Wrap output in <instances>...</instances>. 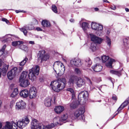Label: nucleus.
Returning a JSON list of instances; mask_svg holds the SVG:
<instances>
[{"label": "nucleus", "instance_id": "f257e3e1", "mask_svg": "<svg viewBox=\"0 0 129 129\" xmlns=\"http://www.w3.org/2000/svg\"><path fill=\"white\" fill-rule=\"evenodd\" d=\"M66 84V79L63 78L59 79L57 81H52L50 85L54 91L58 92L65 87Z\"/></svg>", "mask_w": 129, "mask_h": 129}, {"label": "nucleus", "instance_id": "f03ea898", "mask_svg": "<svg viewBox=\"0 0 129 129\" xmlns=\"http://www.w3.org/2000/svg\"><path fill=\"white\" fill-rule=\"evenodd\" d=\"M88 94L86 91H83L80 92L78 96V103L75 101L70 104V107L73 109L76 108L79 104H84L88 98Z\"/></svg>", "mask_w": 129, "mask_h": 129}, {"label": "nucleus", "instance_id": "7ed1b4c3", "mask_svg": "<svg viewBox=\"0 0 129 129\" xmlns=\"http://www.w3.org/2000/svg\"><path fill=\"white\" fill-rule=\"evenodd\" d=\"M29 119L27 117L23 118L21 120L17 121L16 124L15 123L13 122V125L11 129H17V126L20 128H22L26 126L29 123Z\"/></svg>", "mask_w": 129, "mask_h": 129}, {"label": "nucleus", "instance_id": "20e7f679", "mask_svg": "<svg viewBox=\"0 0 129 129\" xmlns=\"http://www.w3.org/2000/svg\"><path fill=\"white\" fill-rule=\"evenodd\" d=\"M53 67L54 70L57 74L62 75L64 72V66L62 63L59 61H57L55 62Z\"/></svg>", "mask_w": 129, "mask_h": 129}, {"label": "nucleus", "instance_id": "39448f33", "mask_svg": "<svg viewBox=\"0 0 129 129\" xmlns=\"http://www.w3.org/2000/svg\"><path fill=\"white\" fill-rule=\"evenodd\" d=\"M39 68L38 66H36L34 68H32L29 71L28 76L29 79L34 81L36 78V75L39 74Z\"/></svg>", "mask_w": 129, "mask_h": 129}, {"label": "nucleus", "instance_id": "423d86ee", "mask_svg": "<svg viewBox=\"0 0 129 129\" xmlns=\"http://www.w3.org/2000/svg\"><path fill=\"white\" fill-rule=\"evenodd\" d=\"M85 112V109L83 107L76 110L74 113V116L75 118L80 120L82 121H85V118L83 114Z\"/></svg>", "mask_w": 129, "mask_h": 129}, {"label": "nucleus", "instance_id": "0eeeda50", "mask_svg": "<svg viewBox=\"0 0 129 129\" xmlns=\"http://www.w3.org/2000/svg\"><path fill=\"white\" fill-rule=\"evenodd\" d=\"M31 129H45V127L42 123L38 124L37 120H33L31 123Z\"/></svg>", "mask_w": 129, "mask_h": 129}, {"label": "nucleus", "instance_id": "6e6552de", "mask_svg": "<svg viewBox=\"0 0 129 129\" xmlns=\"http://www.w3.org/2000/svg\"><path fill=\"white\" fill-rule=\"evenodd\" d=\"M38 55V60H41V62L42 60H46L48 59L49 57V55L48 54L44 55L45 51L44 50L40 51Z\"/></svg>", "mask_w": 129, "mask_h": 129}, {"label": "nucleus", "instance_id": "1a4fd4ad", "mask_svg": "<svg viewBox=\"0 0 129 129\" xmlns=\"http://www.w3.org/2000/svg\"><path fill=\"white\" fill-rule=\"evenodd\" d=\"M18 68L17 67H14L7 73V76L9 79H13L15 77L17 73Z\"/></svg>", "mask_w": 129, "mask_h": 129}, {"label": "nucleus", "instance_id": "9d476101", "mask_svg": "<svg viewBox=\"0 0 129 129\" xmlns=\"http://www.w3.org/2000/svg\"><path fill=\"white\" fill-rule=\"evenodd\" d=\"M82 64L81 59L77 58L72 59L70 60V65L72 67H79L82 65Z\"/></svg>", "mask_w": 129, "mask_h": 129}, {"label": "nucleus", "instance_id": "9b49d317", "mask_svg": "<svg viewBox=\"0 0 129 129\" xmlns=\"http://www.w3.org/2000/svg\"><path fill=\"white\" fill-rule=\"evenodd\" d=\"M34 26L32 25H25L22 28H20V30L23 32L24 35L26 36L27 31V30H31L34 29Z\"/></svg>", "mask_w": 129, "mask_h": 129}, {"label": "nucleus", "instance_id": "f8f14e48", "mask_svg": "<svg viewBox=\"0 0 129 129\" xmlns=\"http://www.w3.org/2000/svg\"><path fill=\"white\" fill-rule=\"evenodd\" d=\"M37 91L35 87H31L29 90V95L30 99H34L36 96Z\"/></svg>", "mask_w": 129, "mask_h": 129}, {"label": "nucleus", "instance_id": "ddd939ff", "mask_svg": "<svg viewBox=\"0 0 129 129\" xmlns=\"http://www.w3.org/2000/svg\"><path fill=\"white\" fill-rule=\"evenodd\" d=\"M91 27L93 30L98 31H102L103 28V26L102 25L96 23L95 22L92 23Z\"/></svg>", "mask_w": 129, "mask_h": 129}, {"label": "nucleus", "instance_id": "4468645a", "mask_svg": "<svg viewBox=\"0 0 129 129\" xmlns=\"http://www.w3.org/2000/svg\"><path fill=\"white\" fill-rule=\"evenodd\" d=\"M89 35L91 40L94 43L100 44L102 42V39L91 34H90Z\"/></svg>", "mask_w": 129, "mask_h": 129}, {"label": "nucleus", "instance_id": "2eb2a0df", "mask_svg": "<svg viewBox=\"0 0 129 129\" xmlns=\"http://www.w3.org/2000/svg\"><path fill=\"white\" fill-rule=\"evenodd\" d=\"M89 35L91 40L94 43L100 44L102 42V39L91 34H90Z\"/></svg>", "mask_w": 129, "mask_h": 129}, {"label": "nucleus", "instance_id": "dca6fc26", "mask_svg": "<svg viewBox=\"0 0 129 129\" xmlns=\"http://www.w3.org/2000/svg\"><path fill=\"white\" fill-rule=\"evenodd\" d=\"M26 104L23 101L21 100L16 104V108L18 110L22 109L25 108Z\"/></svg>", "mask_w": 129, "mask_h": 129}, {"label": "nucleus", "instance_id": "f3484780", "mask_svg": "<svg viewBox=\"0 0 129 129\" xmlns=\"http://www.w3.org/2000/svg\"><path fill=\"white\" fill-rule=\"evenodd\" d=\"M76 84L78 87H81L85 84V80L84 79L78 77L77 82H76Z\"/></svg>", "mask_w": 129, "mask_h": 129}, {"label": "nucleus", "instance_id": "a211bd4d", "mask_svg": "<svg viewBox=\"0 0 129 129\" xmlns=\"http://www.w3.org/2000/svg\"><path fill=\"white\" fill-rule=\"evenodd\" d=\"M21 96L23 98H26L29 95V92L28 90L26 89L22 90L20 92Z\"/></svg>", "mask_w": 129, "mask_h": 129}, {"label": "nucleus", "instance_id": "6ab92c4d", "mask_svg": "<svg viewBox=\"0 0 129 129\" xmlns=\"http://www.w3.org/2000/svg\"><path fill=\"white\" fill-rule=\"evenodd\" d=\"M19 81L20 82V85L22 87H25L27 86L30 84L28 80L27 79H22L21 80H19Z\"/></svg>", "mask_w": 129, "mask_h": 129}, {"label": "nucleus", "instance_id": "aec40b11", "mask_svg": "<svg viewBox=\"0 0 129 129\" xmlns=\"http://www.w3.org/2000/svg\"><path fill=\"white\" fill-rule=\"evenodd\" d=\"M13 36H11L10 35H7L3 37L5 39L2 41L3 42L4 41L9 43L11 40H12V39L13 38Z\"/></svg>", "mask_w": 129, "mask_h": 129}, {"label": "nucleus", "instance_id": "412c9836", "mask_svg": "<svg viewBox=\"0 0 129 129\" xmlns=\"http://www.w3.org/2000/svg\"><path fill=\"white\" fill-rule=\"evenodd\" d=\"M92 68L93 70L96 72H99L101 71L102 69V67L100 65L96 64L94 66H92Z\"/></svg>", "mask_w": 129, "mask_h": 129}, {"label": "nucleus", "instance_id": "4be33fe9", "mask_svg": "<svg viewBox=\"0 0 129 129\" xmlns=\"http://www.w3.org/2000/svg\"><path fill=\"white\" fill-rule=\"evenodd\" d=\"M64 107L63 106H59L56 107L54 109V110L57 114H60L64 110Z\"/></svg>", "mask_w": 129, "mask_h": 129}, {"label": "nucleus", "instance_id": "5701e85b", "mask_svg": "<svg viewBox=\"0 0 129 129\" xmlns=\"http://www.w3.org/2000/svg\"><path fill=\"white\" fill-rule=\"evenodd\" d=\"M53 121L56 126L58 125H61L62 124V123H61V122H62L61 121V118L59 116H57L54 118L53 119Z\"/></svg>", "mask_w": 129, "mask_h": 129}, {"label": "nucleus", "instance_id": "b1692460", "mask_svg": "<svg viewBox=\"0 0 129 129\" xmlns=\"http://www.w3.org/2000/svg\"><path fill=\"white\" fill-rule=\"evenodd\" d=\"M42 24L44 27H49L50 26V24L49 22L46 20H42Z\"/></svg>", "mask_w": 129, "mask_h": 129}, {"label": "nucleus", "instance_id": "393cba45", "mask_svg": "<svg viewBox=\"0 0 129 129\" xmlns=\"http://www.w3.org/2000/svg\"><path fill=\"white\" fill-rule=\"evenodd\" d=\"M78 77L75 76H71L69 80V82L70 83L74 84L75 83V81L76 82H77V80Z\"/></svg>", "mask_w": 129, "mask_h": 129}, {"label": "nucleus", "instance_id": "a878e982", "mask_svg": "<svg viewBox=\"0 0 129 129\" xmlns=\"http://www.w3.org/2000/svg\"><path fill=\"white\" fill-rule=\"evenodd\" d=\"M28 73L26 71H23L22 73L19 78V80H21L22 79H26V78L27 76Z\"/></svg>", "mask_w": 129, "mask_h": 129}, {"label": "nucleus", "instance_id": "bb28decb", "mask_svg": "<svg viewBox=\"0 0 129 129\" xmlns=\"http://www.w3.org/2000/svg\"><path fill=\"white\" fill-rule=\"evenodd\" d=\"M90 49L92 51H94L97 50L98 47L96 44L94 43H91Z\"/></svg>", "mask_w": 129, "mask_h": 129}, {"label": "nucleus", "instance_id": "cd10ccee", "mask_svg": "<svg viewBox=\"0 0 129 129\" xmlns=\"http://www.w3.org/2000/svg\"><path fill=\"white\" fill-rule=\"evenodd\" d=\"M51 99L49 98H46L45 99L44 101V104L47 107H50L51 104Z\"/></svg>", "mask_w": 129, "mask_h": 129}, {"label": "nucleus", "instance_id": "c85d7f7f", "mask_svg": "<svg viewBox=\"0 0 129 129\" xmlns=\"http://www.w3.org/2000/svg\"><path fill=\"white\" fill-rule=\"evenodd\" d=\"M115 61V60L114 59H110V60L106 63V65L107 67L111 68L112 63Z\"/></svg>", "mask_w": 129, "mask_h": 129}, {"label": "nucleus", "instance_id": "c756f323", "mask_svg": "<svg viewBox=\"0 0 129 129\" xmlns=\"http://www.w3.org/2000/svg\"><path fill=\"white\" fill-rule=\"evenodd\" d=\"M9 67V65L4 64L3 65V70H2V72L4 75H5L7 73L8 68Z\"/></svg>", "mask_w": 129, "mask_h": 129}, {"label": "nucleus", "instance_id": "7c9ffc66", "mask_svg": "<svg viewBox=\"0 0 129 129\" xmlns=\"http://www.w3.org/2000/svg\"><path fill=\"white\" fill-rule=\"evenodd\" d=\"M110 73L112 74H115L120 76L121 75V72L120 71H116L111 70L110 71Z\"/></svg>", "mask_w": 129, "mask_h": 129}, {"label": "nucleus", "instance_id": "2f4dec72", "mask_svg": "<svg viewBox=\"0 0 129 129\" xmlns=\"http://www.w3.org/2000/svg\"><path fill=\"white\" fill-rule=\"evenodd\" d=\"M88 24L86 22H83L82 23V27L85 33H86V30L88 27Z\"/></svg>", "mask_w": 129, "mask_h": 129}, {"label": "nucleus", "instance_id": "473e14b6", "mask_svg": "<svg viewBox=\"0 0 129 129\" xmlns=\"http://www.w3.org/2000/svg\"><path fill=\"white\" fill-rule=\"evenodd\" d=\"M18 93V89L17 88H15L14 90L12 93L11 95V96L14 98L16 96Z\"/></svg>", "mask_w": 129, "mask_h": 129}, {"label": "nucleus", "instance_id": "72a5a7b5", "mask_svg": "<svg viewBox=\"0 0 129 129\" xmlns=\"http://www.w3.org/2000/svg\"><path fill=\"white\" fill-rule=\"evenodd\" d=\"M102 60L103 62L104 63L108 61L110 59L109 57L108 56H104L102 57Z\"/></svg>", "mask_w": 129, "mask_h": 129}, {"label": "nucleus", "instance_id": "f704fd0d", "mask_svg": "<svg viewBox=\"0 0 129 129\" xmlns=\"http://www.w3.org/2000/svg\"><path fill=\"white\" fill-rule=\"evenodd\" d=\"M66 90L67 91L70 92L72 94V98H74V97L75 96V94L73 89L71 88H67Z\"/></svg>", "mask_w": 129, "mask_h": 129}, {"label": "nucleus", "instance_id": "c9c22d12", "mask_svg": "<svg viewBox=\"0 0 129 129\" xmlns=\"http://www.w3.org/2000/svg\"><path fill=\"white\" fill-rule=\"evenodd\" d=\"M23 42L18 41L13 42L12 43V45L13 46H16L21 44H23Z\"/></svg>", "mask_w": 129, "mask_h": 129}, {"label": "nucleus", "instance_id": "e433bc0d", "mask_svg": "<svg viewBox=\"0 0 129 129\" xmlns=\"http://www.w3.org/2000/svg\"><path fill=\"white\" fill-rule=\"evenodd\" d=\"M85 61L86 64L87 65L88 67H89L92 64V61L89 58H87L85 60Z\"/></svg>", "mask_w": 129, "mask_h": 129}, {"label": "nucleus", "instance_id": "4c0bfd02", "mask_svg": "<svg viewBox=\"0 0 129 129\" xmlns=\"http://www.w3.org/2000/svg\"><path fill=\"white\" fill-rule=\"evenodd\" d=\"M28 60V59L26 57H25L23 60L20 62L19 64L20 66H23Z\"/></svg>", "mask_w": 129, "mask_h": 129}, {"label": "nucleus", "instance_id": "58836bf2", "mask_svg": "<svg viewBox=\"0 0 129 129\" xmlns=\"http://www.w3.org/2000/svg\"><path fill=\"white\" fill-rule=\"evenodd\" d=\"M6 47V45H4L2 47V48L0 50V56L4 54V52Z\"/></svg>", "mask_w": 129, "mask_h": 129}, {"label": "nucleus", "instance_id": "ea45409f", "mask_svg": "<svg viewBox=\"0 0 129 129\" xmlns=\"http://www.w3.org/2000/svg\"><path fill=\"white\" fill-rule=\"evenodd\" d=\"M129 103V98L127 99L125 101H124L121 105L124 108Z\"/></svg>", "mask_w": 129, "mask_h": 129}, {"label": "nucleus", "instance_id": "a19ab883", "mask_svg": "<svg viewBox=\"0 0 129 129\" xmlns=\"http://www.w3.org/2000/svg\"><path fill=\"white\" fill-rule=\"evenodd\" d=\"M68 115L67 114H64L61 117V121L63 122L64 121H66Z\"/></svg>", "mask_w": 129, "mask_h": 129}, {"label": "nucleus", "instance_id": "79ce46f5", "mask_svg": "<svg viewBox=\"0 0 129 129\" xmlns=\"http://www.w3.org/2000/svg\"><path fill=\"white\" fill-rule=\"evenodd\" d=\"M55 126L56 125H55V124L54 123L50 124H49L48 125L46 126V127L48 129H50L53 127Z\"/></svg>", "mask_w": 129, "mask_h": 129}, {"label": "nucleus", "instance_id": "37998d69", "mask_svg": "<svg viewBox=\"0 0 129 129\" xmlns=\"http://www.w3.org/2000/svg\"><path fill=\"white\" fill-rule=\"evenodd\" d=\"M12 126L9 122H7V124L5 126V129H11L12 128Z\"/></svg>", "mask_w": 129, "mask_h": 129}, {"label": "nucleus", "instance_id": "c03bdc74", "mask_svg": "<svg viewBox=\"0 0 129 129\" xmlns=\"http://www.w3.org/2000/svg\"><path fill=\"white\" fill-rule=\"evenodd\" d=\"M3 61L1 59H0V77H1V75L2 73V69L1 68L2 67V66L3 63Z\"/></svg>", "mask_w": 129, "mask_h": 129}, {"label": "nucleus", "instance_id": "a18cd8bd", "mask_svg": "<svg viewBox=\"0 0 129 129\" xmlns=\"http://www.w3.org/2000/svg\"><path fill=\"white\" fill-rule=\"evenodd\" d=\"M52 11L55 13H57V8L55 5H53L52 6Z\"/></svg>", "mask_w": 129, "mask_h": 129}, {"label": "nucleus", "instance_id": "49530a36", "mask_svg": "<svg viewBox=\"0 0 129 129\" xmlns=\"http://www.w3.org/2000/svg\"><path fill=\"white\" fill-rule=\"evenodd\" d=\"M106 42L108 45L110 46L111 45V41L110 39L107 36H106Z\"/></svg>", "mask_w": 129, "mask_h": 129}, {"label": "nucleus", "instance_id": "de8ad7c7", "mask_svg": "<svg viewBox=\"0 0 129 129\" xmlns=\"http://www.w3.org/2000/svg\"><path fill=\"white\" fill-rule=\"evenodd\" d=\"M75 71L77 74L79 75L81 73V71L78 68H76L75 70Z\"/></svg>", "mask_w": 129, "mask_h": 129}, {"label": "nucleus", "instance_id": "09e8293b", "mask_svg": "<svg viewBox=\"0 0 129 129\" xmlns=\"http://www.w3.org/2000/svg\"><path fill=\"white\" fill-rule=\"evenodd\" d=\"M128 40L126 38H125L123 39V41L124 44V45L125 46H126L128 45Z\"/></svg>", "mask_w": 129, "mask_h": 129}, {"label": "nucleus", "instance_id": "8fccbe9b", "mask_svg": "<svg viewBox=\"0 0 129 129\" xmlns=\"http://www.w3.org/2000/svg\"><path fill=\"white\" fill-rule=\"evenodd\" d=\"M123 107L121 105L118 108L117 110V111L118 112V113H117L116 115H117L120 112H121V111L123 108Z\"/></svg>", "mask_w": 129, "mask_h": 129}, {"label": "nucleus", "instance_id": "3c124183", "mask_svg": "<svg viewBox=\"0 0 129 129\" xmlns=\"http://www.w3.org/2000/svg\"><path fill=\"white\" fill-rule=\"evenodd\" d=\"M23 66H21L19 67L18 70V69L17 73H18L21 72L23 70Z\"/></svg>", "mask_w": 129, "mask_h": 129}, {"label": "nucleus", "instance_id": "603ef678", "mask_svg": "<svg viewBox=\"0 0 129 129\" xmlns=\"http://www.w3.org/2000/svg\"><path fill=\"white\" fill-rule=\"evenodd\" d=\"M87 80L88 83L89 84V85L91 87L92 85V82L88 78L87 79Z\"/></svg>", "mask_w": 129, "mask_h": 129}, {"label": "nucleus", "instance_id": "864d4df0", "mask_svg": "<svg viewBox=\"0 0 129 129\" xmlns=\"http://www.w3.org/2000/svg\"><path fill=\"white\" fill-rule=\"evenodd\" d=\"M33 23L34 24H37L38 23V21L35 19H33Z\"/></svg>", "mask_w": 129, "mask_h": 129}, {"label": "nucleus", "instance_id": "5fc2aeb1", "mask_svg": "<svg viewBox=\"0 0 129 129\" xmlns=\"http://www.w3.org/2000/svg\"><path fill=\"white\" fill-rule=\"evenodd\" d=\"M2 20L3 21H5L7 24L9 23V21L6 18H3L2 19Z\"/></svg>", "mask_w": 129, "mask_h": 129}, {"label": "nucleus", "instance_id": "6e6d98bb", "mask_svg": "<svg viewBox=\"0 0 129 129\" xmlns=\"http://www.w3.org/2000/svg\"><path fill=\"white\" fill-rule=\"evenodd\" d=\"M111 8L112 10H115L116 9V7L114 5H112L111 7Z\"/></svg>", "mask_w": 129, "mask_h": 129}, {"label": "nucleus", "instance_id": "4d7b16f0", "mask_svg": "<svg viewBox=\"0 0 129 129\" xmlns=\"http://www.w3.org/2000/svg\"><path fill=\"white\" fill-rule=\"evenodd\" d=\"M112 99L114 100H115L116 101L117 100V98L116 96L115 95H113L112 97Z\"/></svg>", "mask_w": 129, "mask_h": 129}, {"label": "nucleus", "instance_id": "13d9d810", "mask_svg": "<svg viewBox=\"0 0 129 129\" xmlns=\"http://www.w3.org/2000/svg\"><path fill=\"white\" fill-rule=\"evenodd\" d=\"M15 12L17 13H18L19 12H23L21 10H16L15 11Z\"/></svg>", "mask_w": 129, "mask_h": 129}, {"label": "nucleus", "instance_id": "bf43d9fd", "mask_svg": "<svg viewBox=\"0 0 129 129\" xmlns=\"http://www.w3.org/2000/svg\"><path fill=\"white\" fill-rule=\"evenodd\" d=\"M36 30L38 31H41L42 30V29L40 28L39 27L36 28Z\"/></svg>", "mask_w": 129, "mask_h": 129}, {"label": "nucleus", "instance_id": "052dcab7", "mask_svg": "<svg viewBox=\"0 0 129 129\" xmlns=\"http://www.w3.org/2000/svg\"><path fill=\"white\" fill-rule=\"evenodd\" d=\"M29 43L30 44H31L32 45H33L35 44V43H34V42L33 41H29Z\"/></svg>", "mask_w": 129, "mask_h": 129}, {"label": "nucleus", "instance_id": "680f3d73", "mask_svg": "<svg viewBox=\"0 0 129 129\" xmlns=\"http://www.w3.org/2000/svg\"><path fill=\"white\" fill-rule=\"evenodd\" d=\"M103 2H106L108 3H109V2L107 0H103Z\"/></svg>", "mask_w": 129, "mask_h": 129}, {"label": "nucleus", "instance_id": "e2e57ef3", "mask_svg": "<svg viewBox=\"0 0 129 129\" xmlns=\"http://www.w3.org/2000/svg\"><path fill=\"white\" fill-rule=\"evenodd\" d=\"M110 33V31L109 30H108L107 32V35H109Z\"/></svg>", "mask_w": 129, "mask_h": 129}, {"label": "nucleus", "instance_id": "0e129e2a", "mask_svg": "<svg viewBox=\"0 0 129 129\" xmlns=\"http://www.w3.org/2000/svg\"><path fill=\"white\" fill-rule=\"evenodd\" d=\"M95 60H100V58L98 57H97L95 58Z\"/></svg>", "mask_w": 129, "mask_h": 129}, {"label": "nucleus", "instance_id": "69168bd1", "mask_svg": "<svg viewBox=\"0 0 129 129\" xmlns=\"http://www.w3.org/2000/svg\"><path fill=\"white\" fill-rule=\"evenodd\" d=\"M125 10L127 12H129V9L127 8H125Z\"/></svg>", "mask_w": 129, "mask_h": 129}, {"label": "nucleus", "instance_id": "338daca9", "mask_svg": "<svg viewBox=\"0 0 129 129\" xmlns=\"http://www.w3.org/2000/svg\"><path fill=\"white\" fill-rule=\"evenodd\" d=\"M109 79L113 83V81H112V78L111 77H109Z\"/></svg>", "mask_w": 129, "mask_h": 129}, {"label": "nucleus", "instance_id": "774afa93", "mask_svg": "<svg viewBox=\"0 0 129 129\" xmlns=\"http://www.w3.org/2000/svg\"><path fill=\"white\" fill-rule=\"evenodd\" d=\"M70 21L71 22H74V20L73 19H72L70 20Z\"/></svg>", "mask_w": 129, "mask_h": 129}]
</instances>
